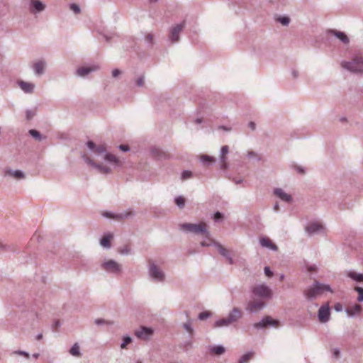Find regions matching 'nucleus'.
<instances>
[{
  "label": "nucleus",
  "instance_id": "680f3d73",
  "mask_svg": "<svg viewBox=\"0 0 363 363\" xmlns=\"http://www.w3.org/2000/svg\"><path fill=\"white\" fill-rule=\"evenodd\" d=\"M307 269L309 272H315L317 270V267L315 264H311L307 266Z\"/></svg>",
  "mask_w": 363,
  "mask_h": 363
},
{
  "label": "nucleus",
  "instance_id": "a211bd4d",
  "mask_svg": "<svg viewBox=\"0 0 363 363\" xmlns=\"http://www.w3.org/2000/svg\"><path fill=\"white\" fill-rule=\"evenodd\" d=\"M328 33L338 39L343 45H347L350 42L349 37L342 31L332 29L328 30Z\"/></svg>",
  "mask_w": 363,
  "mask_h": 363
},
{
  "label": "nucleus",
  "instance_id": "412c9836",
  "mask_svg": "<svg viewBox=\"0 0 363 363\" xmlns=\"http://www.w3.org/2000/svg\"><path fill=\"white\" fill-rule=\"evenodd\" d=\"M273 194L274 196L280 199L281 201L290 203L292 201V196L285 192L281 188H275L274 189Z\"/></svg>",
  "mask_w": 363,
  "mask_h": 363
},
{
  "label": "nucleus",
  "instance_id": "c9c22d12",
  "mask_svg": "<svg viewBox=\"0 0 363 363\" xmlns=\"http://www.w3.org/2000/svg\"><path fill=\"white\" fill-rule=\"evenodd\" d=\"M219 162L220 167L221 169L225 170L228 167V164L227 162V156H220L219 157Z\"/></svg>",
  "mask_w": 363,
  "mask_h": 363
},
{
  "label": "nucleus",
  "instance_id": "864d4df0",
  "mask_svg": "<svg viewBox=\"0 0 363 363\" xmlns=\"http://www.w3.org/2000/svg\"><path fill=\"white\" fill-rule=\"evenodd\" d=\"M331 352L334 358H338L340 355V350L339 348L332 349Z\"/></svg>",
  "mask_w": 363,
  "mask_h": 363
},
{
  "label": "nucleus",
  "instance_id": "cd10ccee",
  "mask_svg": "<svg viewBox=\"0 0 363 363\" xmlns=\"http://www.w3.org/2000/svg\"><path fill=\"white\" fill-rule=\"evenodd\" d=\"M214 247H216L218 252L225 258H227L230 255L229 251L227 249H225L220 243L215 242Z\"/></svg>",
  "mask_w": 363,
  "mask_h": 363
},
{
  "label": "nucleus",
  "instance_id": "4c0bfd02",
  "mask_svg": "<svg viewBox=\"0 0 363 363\" xmlns=\"http://www.w3.org/2000/svg\"><path fill=\"white\" fill-rule=\"evenodd\" d=\"M207 240H203L200 242L201 246L202 247H208V246H214V243L217 242L216 241L212 240L210 236L208 238H206Z\"/></svg>",
  "mask_w": 363,
  "mask_h": 363
},
{
  "label": "nucleus",
  "instance_id": "f03ea898",
  "mask_svg": "<svg viewBox=\"0 0 363 363\" xmlns=\"http://www.w3.org/2000/svg\"><path fill=\"white\" fill-rule=\"evenodd\" d=\"M242 317V311L238 307H233L225 318L215 321L214 328H227L237 323Z\"/></svg>",
  "mask_w": 363,
  "mask_h": 363
},
{
  "label": "nucleus",
  "instance_id": "dca6fc26",
  "mask_svg": "<svg viewBox=\"0 0 363 363\" xmlns=\"http://www.w3.org/2000/svg\"><path fill=\"white\" fill-rule=\"evenodd\" d=\"M99 69V66L93 65L89 67H80L76 70V75L80 77H85L91 72Z\"/></svg>",
  "mask_w": 363,
  "mask_h": 363
},
{
  "label": "nucleus",
  "instance_id": "a878e982",
  "mask_svg": "<svg viewBox=\"0 0 363 363\" xmlns=\"http://www.w3.org/2000/svg\"><path fill=\"white\" fill-rule=\"evenodd\" d=\"M259 244L261 245L262 247L273 251H277L278 250L277 246L275 244H274L268 238H261L259 240Z\"/></svg>",
  "mask_w": 363,
  "mask_h": 363
},
{
  "label": "nucleus",
  "instance_id": "f8f14e48",
  "mask_svg": "<svg viewBox=\"0 0 363 363\" xmlns=\"http://www.w3.org/2000/svg\"><path fill=\"white\" fill-rule=\"evenodd\" d=\"M252 293L255 296L264 298H270L272 296L271 289L264 284L255 286L252 289Z\"/></svg>",
  "mask_w": 363,
  "mask_h": 363
},
{
  "label": "nucleus",
  "instance_id": "3c124183",
  "mask_svg": "<svg viewBox=\"0 0 363 363\" xmlns=\"http://www.w3.org/2000/svg\"><path fill=\"white\" fill-rule=\"evenodd\" d=\"M136 84L138 86H143L145 84V77L143 75L140 76L136 80Z\"/></svg>",
  "mask_w": 363,
  "mask_h": 363
},
{
  "label": "nucleus",
  "instance_id": "c03bdc74",
  "mask_svg": "<svg viewBox=\"0 0 363 363\" xmlns=\"http://www.w3.org/2000/svg\"><path fill=\"white\" fill-rule=\"evenodd\" d=\"M153 38H154V37H153V35H152V34H151V33H147V34H146V35H145V43L147 45L150 46V45H152V43H153Z\"/></svg>",
  "mask_w": 363,
  "mask_h": 363
},
{
  "label": "nucleus",
  "instance_id": "1a4fd4ad",
  "mask_svg": "<svg viewBox=\"0 0 363 363\" xmlns=\"http://www.w3.org/2000/svg\"><path fill=\"white\" fill-rule=\"evenodd\" d=\"M253 328L255 329H264L267 328H277L280 326V322L276 319L272 318L271 316H265L262 318L259 322L253 324Z\"/></svg>",
  "mask_w": 363,
  "mask_h": 363
},
{
  "label": "nucleus",
  "instance_id": "8fccbe9b",
  "mask_svg": "<svg viewBox=\"0 0 363 363\" xmlns=\"http://www.w3.org/2000/svg\"><path fill=\"white\" fill-rule=\"evenodd\" d=\"M69 8L74 13H79L81 11L80 7L76 4H70Z\"/></svg>",
  "mask_w": 363,
  "mask_h": 363
},
{
  "label": "nucleus",
  "instance_id": "49530a36",
  "mask_svg": "<svg viewBox=\"0 0 363 363\" xmlns=\"http://www.w3.org/2000/svg\"><path fill=\"white\" fill-rule=\"evenodd\" d=\"M247 157L249 159H255V160H260V157L258 155V154L257 152H254V151H248L247 153Z\"/></svg>",
  "mask_w": 363,
  "mask_h": 363
},
{
  "label": "nucleus",
  "instance_id": "ea45409f",
  "mask_svg": "<svg viewBox=\"0 0 363 363\" xmlns=\"http://www.w3.org/2000/svg\"><path fill=\"white\" fill-rule=\"evenodd\" d=\"M118 252L120 254H121L123 255H128L131 254V248L128 245H125V246L120 247L118 249Z\"/></svg>",
  "mask_w": 363,
  "mask_h": 363
},
{
  "label": "nucleus",
  "instance_id": "9d476101",
  "mask_svg": "<svg viewBox=\"0 0 363 363\" xmlns=\"http://www.w3.org/2000/svg\"><path fill=\"white\" fill-rule=\"evenodd\" d=\"M185 27V21L172 26L169 28L168 40L171 43H178L179 40V35Z\"/></svg>",
  "mask_w": 363,
  "mask_h": 363
},
{
  "label": "nucleus",
  "instance_id": "e2e57ef3",
  "mask_svg": "<svg viewBox=\"0 0 363 363\" xmlns=\"http://www.w3.org/2000/svg\"><path fill=\"white\" fill-rule=\"evenodd\" d=\"M248 127L252 130H255V128H256V124L251 121L248 123Z\"/></svg>",
  "mask_w": 363,
  "mask_h": 363
},
{
  "label": "nucleus",
  "instance_id": "e433bc0d",
  "mask_svg": "<svg viewBox=\"0 0 363 363\" xmlns=\"http://www.w3.org/2000/svg\"><path fill=\"white\" fill-rule=\"evenodd\" d=\"M29 134L34 138L35 140L38 141H41L44 138L42 136V135L40 133L39 131L31 129L29 130Z\"/></svg>",
  "mask_w": 363,
  "mask_h": 363
},
{
  "label": "nucleus",
  "instance_id": "393cba45",
  "mask_svg": "<svg viewBox=\"0 0 363 363\" xmlns=\"http://www.w3.org/2000/svg\"><path fill=\"white\" fill-rule=\"evenodd\" d=\"M345 274L355 282H363V274L354 270H346Z\"/></svg>",
  "mask_w": 363,
  "mask_h": 363
},
{
  "label": "nucleus",
  "instance_id": "79ce46f5",
  "mask_svg": "<svg viewBox=\"0 0 363 363\" xmlns=\"http://www.w3.org/2000/svg\"><path fill=\"white\" fill-rule=\"evenodd\" d=\"M132 342V338L129 336L123 337V342L121 344V349H125L126 346Z\"/></svg>",
  "mask_w": 363,
  "mask_h": 363
},
{
  "label": "nucleus",
  "instance_id": "7ed1b4c3",
  "mask_svg": "<svg viewBox=\"0 0 363 363\" xmlns=\"http://www.w3.org/2000/svg\"><path fill=\"white\" fill-rule=\"evenodd\" d=\"M325 291L333 292L329 284L315 281L312 285L304 290L303 295L308 300H314L322 295Z\"/></svg>",
  "mask_w": 363,
  "mask_h": 363
},
{
  "label": "nucleus",
  "instance_id": "bb28decb",
  "mask_svg": "<svg viewBox=\"0 0 363 363\" xmlns=\"http://www.w3.org/2000/svg\"><path fill=\"white\" fill-rule=\"evenodd\" d=\"M208 350L211 353L216 355H221L225 352V348L223 345H212Z\"/></svg>",
  "mask_w": 363,
  "mask_h": 363
},
{
  "label": "nucleus",
  "instance_id": "7c9ffc66",
  "mask_svg": "<svg viewBox=\"0 0 363 363\" xmlns=\"http://www.w3.org/2000/svg\"><path fill=\"white\" fill-rule=\"evenodd\" d=\"M69 354L74 357H80V348L77 342L74 343L69 350Z\"/></svg>",
  "mask_w": 363,
  "mask_h": 363
},
{
  "label": "nucleus",
  "instance_id": "09e8293b",
  "mask_svg": "<svg viewBox=\"0 0 363 363\" xmlns=\"http://www.w3.org/2000/svg\"><path fill=\"white\" fill-rule=\"evenodd\" d=\"M210 316H211V313L209 312L204 311V312H202V313H199L198 318H199V320H203L207 319Z\"/></svg>",
  "mask_w": 363,
  "mask_h": 363
},
{
  "label": "nucleus",
  "instance_id": "4468645a",
  "mask_svg": "<svg viewBox=\"0 0 363 363\" xmlns=\"http://www.w3.org/2000/svg\"><path fill=\"white\" fill-rule=\"evenodd\" d=\"M46 9V5L40 0H29L28 10L32 14H37L44 11Z\"/></svg>",
  "mask_w": 363,
  "mask_h": 363
},
{
  "label": "nucleus",
  "instance_id": "9b49d317",
  "mask_svg": "<svg viewBox=\"0 0 363 363\" xmlns=\"http://www.w3.org/2000/svg\"><path fill=\"white\" fill-rule=\"evenodd\" d=\"M306 232L308 235L325 233V226L319 221L309 223L305 228Z\"/></svg>",
  "mask_w": 363,
  "mask_h": 363
},
{
  "label": "nucleus",
  "instance_id": "052dcab7",
  "mask_svg": "<svg viewBox=\"0 0 363 363\" xmlns=\"http://www.w3.org/2000/svg\"><path fill=\"white\" fill-rule=\"evenodd\" d=\"M118 148L123 152H128L130 150V148L127 145H121Z\"/></svg>",
  "mask_w": 363,
  "mask_h": 363
},
{
  "label": "nucleus",
  "instance_id": "5701e85b",
  "mask_svg": "<svg viewBox=\"0 0 363 363\" xmlns=\"http://www.w3.org/2000/svg\"><path fill=\"white\" fill-rule=\"evenodd\" d=\"M20 89L26 94H32L35 89V84L31 82L20 80L18 82Z\"/></svg>",
  "mask_w": 363,
  "mask_h": 363
},
{
  "label": "nucleus",
  "instance_id": "b1692460",
  "mask_svg": "<svg viewBox=\"0 0 363 363\" xmlns=\"http://www.w3.org/2000/svg\"><path fill=\"white\" fill-rule=\"evenodd\" d=\"M113 238V235L111 233H106L99 241L100 245L104 248L108 250L111 248V241Z\"/></svg>",
  "mask_w": 363,
  "mask_h": 363
},
{
  "label": "nucleus",
  "instance_id": "603ef678",
  "mask_svg": "<svg viewBox=\"0 0 363 363\" xmlns=\"http://www.w3.org/2000/svg\"><path fill=\"white\" fill-rule=\"evenodd\" d=\"M229 152L228 146L224 145L221 147L220 156H227Z\"/></svg>",
  "mask_w": 363,
  "mask_h": 363
},
{
  "label": "nucleus",
  "instance_id": "2f4dec72",
  "mask_svg": "<svg viewBox=\"0 0 363 363\" xmlns=\"http://www.w3.org/2000/svg\"><path fill=\"white\" fill-rule=\"evenodd\" d=\"M151 153L152 156L157 158V160H160L165 157V153H164L162 150L157 147L152 148Z\"/></svg>",
  "mask_w": 363,
  "mask_h": 363
},
{
  "label": "nucleus",
  "instance_id": "c756f323",
  "mask_svg": "<svg viewBox=\"0 0 363 363\" xmlns=\"http://www.w3.org/2000/svg\"><path fill=\"white\" fill-rule=\"evenodd\" d=\"M276 21L280 23L284 26H288L290 23L291 19L286 16H278L275 17Z\"/></svg>",
  "mask_w": 363,
  "mask_h": 363
},
{
  "label": "nucleus",
  "instance_id": "0eeeda50",
  "mask_svg": "<svg viewBox=\"0 0 363 363\" xmlns=\"http://www.w3.org/2000/svg\"><path fill=\"white\" fill-rule=\"evenodd\" d=\"M100 267L106 273L115 276L121 274L123 271L122 264L112 259H105L101 262Z\"/></svg>",
  "mask_w": 363,
  "mask_h": 363
},
{
  "label": "nucleus",
  "instance_id": "aec40b11",
  "mask_svg": "<svg viewBox=\"0 0 363 363\" xmlns=\"http://www.w3.org/2000/svg\"><path fill=\"white\" fill-rule=\"evenodd\" d=\"M4 177H9L16 179H22L25 178V174L21 170L11 169L10 168H5L4 169Z\"/></svg>",
  "mask_w": 363,
  "mask_h": 363
},
{
  "label": "nucleus",
  "instance_id": "ddd939ff",
  "mask_svg": "<svg viewBox=\"0 0 363 363\" xmlns=\"http://www.w3.org/2000/svg\"><path fill=\"white\" fill-rule=\"evenodd\" d=\"M46 67V61L43 59H41L33 62L31 65V69L33 72L34 75L37 77H40L45 74Z\"/></svg>",
  "mask_w": 363,
  "mask_h": 363
},
{
  "label": "nucleus",
  "instance_id": "a18cd8bd",
  "mask_svg": "<svg viewBox=\"0 0 363 363\" xmlns=\"http://www.w3.org/2000/svg\"><path fill=\"white\" fill-rule=\"evenodd\" d=\"M354 290L358 292L357 301L359 302L363 301V288L359 286H356Z\"/></svg>",
  "mask_w": 363,
  "mask_h": 363
},
{
  "label": "nucleus",
  "instance_id": "c85d7f7f",
  "mask_svg": "<svg viewBox=\"0 0 363 363\" xmlns=\"http://www.w3.org/2000/svg\"><path fill=\"white\" fill-rule=\"evenodd\" d=\"M201 162L204 165H210L216 162V160L213 157L203 155L200 158Z\"/></svg>",
  "mask_w": 363,
  "mask_h": 363
},
{
  "label": "nucleus",
  "instance_id": "473e14b6",
  "mask_svg": "<svg viewBox=\"0 0 363 363\" xmlns=\"http://www.w3.org/2000/svg\"><path fill=\"white\" fill-rule=\"evenodd\" d=\"M253 354H254L253 352H248L244 354L240 358L238 363H248L249 360L252 358Z\"/></svg>",
  "mask_w": 363,
  "mask_h": 363
},
{
  "label": "nucleus",
  "instance_id": "2eb2a0df",
  "mask_svg": "<svg viewBox=\"0 0 363 363\" xmlns=\"http://www.w3.org/2000/svg\"><path fill=\"white\" fill-rule=\"evenodd\" d=\"M154 333V330L151 328L142 326L136 330L134 333L135 335L140 340L147 341Z\"/></svg>",
  "mask_w": 363,
  "mask_h": 363
},
{
  "label": "nucleus",
  "instance_id": "f704fd0d",
  "mask_svg": "<svg viewBox=\"0 0 363 363\" xmlns=\"http://www.w3.org/2000/svg\"><path fill=\"white\" fill-rule=\"evenodd\" d=\"M37 113V108L28 109L26 111V118L27 121H30Z\"/></svg>",
  "mask_w": 363,
  "mask_h": 363
},
{
  "label": "nucleus",
  "instance_id": "39448f33",
  "mask_svg": "<svg viewBox=\"0 0 363 363\" xmlns=\"http://www.w3.org/2000/svg\"><path fill=\"white\" fill-rule=\"evenodd\" d=\"M179 228L186 233L203 235L205 238H208L210 235L209 232L207 230V225L203 222L199 223H182L179 225Z\"/></svg>",
  "mask_w": 363,
  "mask_h": 363
},
{
  "label": "nucleus",
  "instance_id": "423d86ee",
  "mask_svg": "<svg viewBox=\"0 0 363 363\" xmlns=\"http://www.w3.org/2000/svg\"><path fill=\"white\" fill-rule=\"evenodd\" d=\"M147 272L150 279L154 281L163 282L165 280L164 272L162 268L152 259L148 261Z\"/></svg>",
  "mask_w": 363,
  "mask_h": 363
},
{
  "label": "nucleus",
  "instance_id": "72a5a7b5",
  "mask_svg": "<svg viewBox=\"0 0 363 363\" xmlns=\"http://www.w3.org/2000/svg\"><path fill=\"white\" fill-rule=\"evenodd\" d=\"M291 168L294 171H296L298 174H304L306 172V167H304L301 165L297 164H291Z\"/></svg>",
  "mask_w": 363,
  "mask_h": 363
},
{
  "label": "nucleus",
  "instance_id": "5fc2aeb1",
  "mask_svg": "<svg viewBox=\"0 0 363 363\" xmlns=\"http://www.w3.org/2000/svg\"><path fill=\"white\" fill-rule=\"evenodd\" d=\"M14 353L18 355L24 356L26 358H29L30 357L29 354L27 352L23 350H16L14 352Z\"/></svg>",
  "mask_w": 363,
  "mask_h": 363
},
{
  "label": "nucleus",
  "instance_id": "0e129e2a",
  "mask_svg": "<svg viewBox=\"0 0 363 363\" xmlns=\"http://www.w3.org/2000/svg\"><path fill=\"white\" fill-rule=\"evenodd\" d=\"M218 129L223 130H225V131H230L231 130V128L230 127H227V126H225V125L219 126Z\"/></svg>",
  "mask_w": 363,
  "mask_h": 363
},
{
  "label": "nucleus",
  "instance_id": "58836bf2",
  "mask_svg": "<svg viewBox=\"0 0 363 363\" xmlns=\"http://www.w3.org/2000/svg\"><path fill=\"white\" fill-rule=\"evenodd\" d=\"M192 177H193V173H192V172H191L189 170H184L181 174V179L183 181L192 178Z\"/></svg>",
  "mask_w": 363,
  "mask_h": 363
},
{
  "label": "nucleus",
  "instance_id": "6ab92c4d",
  "mask_svg": "<svg viewBox=\"0 0 363 363\" xmlns=\"http://www.w3.org/2000/svg\"><path fill=\"white\" fill-rule=\"evenodd\" d=\"M265 307V304L262 301H252L248 303L247 310L250 313H255L262 310Z\"/></svg>",
  "mask_w": 363,
  "mask_h": 363
},
{
  "label": "nucleus",
  "instance_id": "20e7f679",
  "mask_svg": "<svg viewBox=\"0 0 363 363\" xmlns=\"http://www.w3.org/2000/svg\"><path fill=\"white\" fill-rule=\"evenodd\" d=\"M342 68L353 74H361L363 72V56L362 54L353 56L350 60L340 62Z\"/></svg>",
  "mask_w": 363,
  "mask_h": 363
},
{
  "label": "nucleus",
  "instance_id": "f3484780",
  "mask_svg": "<svg viewBox=\"0 0 363 363\" xmlns=\"http://www.w3.org/2000/svg\"><path fill=\"white\" fill-rule=\"evenodd\" d=\"M318 320L320 323H325L330 320V311L328 305L322 306L318 310Z\"/></svg>",
  "mask_w": 363,
  "mask_h": 363
},
{
  "label": "nucleus",
  "instance_id": "774afa93",
  "mask_svg": "<svg viewBox=\"0 0 363 363\" xmlns=\"http://www.w3.org/2000/svg\"><path fill=\"white\" fill-rule=\"evenodd\" d=\"M273 209H274V211H277V212L279 211V203H275L274 205V206H273Z\"/></svg>",
  "mask_w": 363,
  "mask_h": 363
},
{
  "label": "nucleus",
  "instance_id": "a19ab883",
  "mask_svg": "<svg viewBox=\"0 0 363 363\" xmlns=\"http://www.w3.org/2000/svg\"><path fill=\"white\" fill-rule=\"evenodd\" d=\"M174 201L179 208H182L184 206L185 200L182 196H179L176 197L174 199Z\"/></svg>",
  "mask_w": 363,
  "mask_h": 363
},
{
  "label": "nucleus",
  "instance_id": "f257e3e1",
  "mask_svg": "<svg viewBox=\"0 0 363 363\" xmlns=\"http://www.w3.org/2000/svg\"><path fill=\"white\" fill-rule=\"evenodd\" d=\"M86 145L91 154L89 155L83 153L82 158L86 164L99 173L109 174L112 172L111 166L116 167L123 165V162L115 155L108 152L104 145H96L91 140H89Z\"/></svg>",
  "mask_w": 363,
  "mask_h": 363
},
{
  "label": "nucleus",
  "instance_id": "13d9d810",
  "mask_svg": "<svg viewBox=\"0 0 363 363\" xmlns=\"http://www.w3.org/2000/svg\"><path fill=\"white\" fill-rule=\"evenodd\" d=\"M223 218V215L220 212H216L213 215V219L215 221H218Z\"/></svg>",
  "mask_w": 363,
  "mask_h": 363
},
{
  "label": "nucleus",
  "instance_id": "69168bd1",
  "mask_svg": "<svg viewBox=\"0 0 363 363\" xmlns=\"http://www.w3.org/2000/svg\"><path fill=\"white\" fill-rule=\"evenodd\" d=\"M335 309L337 311H342V305L340 303H337L335 306Z\"/></svg>",
  "mask_w": 363,
  "mask_h": 363
},
{
  "label": "nucleus",
  "instance_id": "6e6d98bb",
  "mask_svg": "<svg viewBox=\"0 0 363 363\" xmlns=\"http://www.w3.org/2000/svg\"><path fill=\"white\" fill-rule=\"evenodd\" d=\"M264 271L267 277H271L273 275V273L269 267H265Z\"/></svg>",
  "mask_w": 363,
  "mask_h": 363
},
{
  "label": "nucleus",
  "instance_id": "4d7b16f0",
  "mask_svg": "<svg viewBox=\"0 0 363 363\" xmlns=\"http://www.w3.org/2000/svg\"><path fill=\"white\" fill-rule=\"evenodd\" d=\"M121 71L118 69H114L113 71H112V77L113 78H116L118 77L121 74Z\"/></svg>",
  "mask_w": 363,
  "mask_h": 363
},
{
  "label": "nucleus",
  "instance_id": "de8ad7c7",
  "mask_svg": "<svg viewBox=\"0 0 363 363\" xmlns=\"http://www.w3.org/2000/svg\"><path fill=\"white\" fill-rule=\"evenodd\" d=\"M94 323L97 325H101L104 324L112 325L113 323V322L106 321V320H104L103 318H97L94 320Z\"/></svg>",
  "mask_w": 363,
  "mask_h": 363
},
{
  "label": "nucleus",
  "instance_id": "37998d69",
  "mask_svg": "<svg viewBox=\"0 0 363 363\" xmlns=\"http://www.w3.org/2000/svg\"><path fill=\"white\" fill-rule=\"evenodd\" d=\"M183 328L187 332L189 333L190 335H192L193 333H194V329H193V327L191 325V321H188L186 323H184L183 324Z\"/></svg>",
  "mask_w": 363,
  "mask_h": 363
},
{
  "label": "nucleus",
  "instance_id": "6e6552de",
  "mask_svg": "<svg viewBox=\"0 0 363 363\" xmlns=\"http://www.w3.org/2000/svg\"><path fill=\"white\" fill-rule=\"evenodd\" d=\"M102 216L106 218L121 221L124 219L133 218L135 216L134 211L131 208L118 213L105 211L101 213Z\"/></svg>",
  "mask_w": 363,
  "mask_h": 363
},
{
  "label": "nucleus",
  "instance_id": "4be33fe9",
  "mask_svg": "<svg viewBox=\"0 0 363 363\" xmlns=\"http://www.w3.org/2000/svg\"><path fill=\"white\" fill-rule=\"evenodd\" d=\"M345 311L349 317L353 318L360 315L362 307L359 304L353 303L349 306Z\"/></svg>",
  "mask_w": 363,
  "mask_h": 363
},
{
  "label": "nucleus",
  "instance_id": "338daca9",
  "mask_svg": "<svg viewBox=\"0 0 363 363\" xmlns=\"http://www.w3.org/2000/svg\"><path fill=\"white\" fill-rule=\"evenodd\" d=\"M226 259L228 260V263L230 264H234V260H233V259L232 258V257L230 255L229 257H228L226 258Z\"/></svg>",
  "mask_w": 363,
  "mask_h": 363
},
{
  "label": "nucleus",
  "instance_id": "bf43d9fd",
  "mask_svg": "<svg viewBox=\"0 0 363 363\" xmlns=\"http://www.w3.org/2000/svg\"><path fill=\"white\" fill-rule=\"evenodd\" d=\"M291 74L292 77L295 79H297L299 76L298 71L295 69H293L291 70Z\"/></svg>",
  "mask_w": 363,
  "mask_h": 363
}]
</instances>
